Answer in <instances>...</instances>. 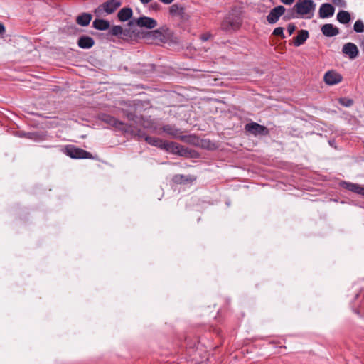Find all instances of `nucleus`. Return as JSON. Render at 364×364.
<instances>
[{
    "label": "nucleus",
    "mask_w": 364,
    "mask_h": 364,
    "mask_svg": "<svg viewBox=\"0 0 364 364\" xmlns=\"http://www.w3.org/2000/svg\"><path fill=\"white\" fill-rule=\"evenodd\" d=\"M145 141L154 146L160 148L166 151H171L173 153H178L183 155L187 153V149L178 144L176 142L164 141L159 137L145 136Z\"/></svg>",
    "instance_id": "nucleus-1"
},
{
    "label": "nucleus",
    "mask_w": 364,
    "mask_h": 364,
    "mask_svg": "<svg viewBox=\"0 0 364 364\" xmlns=\"http://www.w3.org/2000/svg\"><path fill=\"white\" fill-rule=\"evenodd\" d=\"M242 22L240 11L237 9H232L223 20L220 28L226 32L235 31L241 26Z\"/></svg>",
    "instance_id": "nucleus-2"
},
{
    "label": "nucleus",
    "mask_w": 364,
    "mask_h": 364,
    "mask_svg": "<svg viewBox=\"0 0 364 364\" xmlns=\"http://www.w3.org/2000/svg\"><path fill=\"white\" fill-rule=\"evenodd\" d=\"M64 153L72 159H95V156L81 148L76 147L74 145L69 144L65 146Z\"/></svg>",
    "instance_id": "nucleus-3"
},
{
    "label": "nucleus",
    "mask_w": 364,
    "mask_h": 364,
    "mask_svg": "<svg viewBox=\"0 0 364 364\" xmlns=\"http://www.w3.org/2000/svg\"><path fill=\"white\" fill-rule=\"evenodd\" d=\"M100 119L105 124L114 127L117 130L120 131L122 133H128L129 132V124L124 123L109 114H102L100 115Z\"/></svg>",
    "instance_id": "nucleus-4"
},
{
    "label": "nucleus",
    "mask_w": 364,
    "mask_h": 364,
    "mask_svg": "<svg viewBox=\"0 0 364 364\" xmlns=\"http://www.w3.org/2000/svg\"><path fill=\"white\" fill-rule=\"evenodd\" d=\"M245 130L255 136H267L269 134V129L265 126L261 125L257 122H251L245 125Z\"/></svg>",
    "instance_id": "nucleus-5"
},
{
    "label": "nucleus",
    "mask_w": 364,
    "mask_h": 364,
    "mask_svg": "<svg viewBox=\"0 0 364 364\" xmlns=\"http://www.w3.org/2000/svg\"><path fill=\"white\" fill-rule=\"evenodd\" d=\"M294 6L300 17H302L314 11L316 4L313 0H299Z\"/></svg>",
    "instance_id": "nucleus-6"
},
{
    "label": "nucleus",
    "mask_w": 364,
    "mask_h": 364,
    "mask_svg": "<svg viewBox=\"0 0 364 364\" xmlns=\"http://www.w3.org/2000/svg\"><path fill=\"white\" fill-rule=\"evenodd\" d=\"M130 26H137L139 27H144L149 29H152L157 26V21L148 16H142L138 18H132L129 21Z\"/></svg>",
    "instance_id": "nucleus-7"
},
{
    "label": "nucleus",
    "mask_w": 364,
    "mask_h": 364,
    "mask_svg": "<svg viewBox=\"0 0 364 364\" xmlns=\"http://www.w3.org/2000/svg\"><path fill=\"white\" fill-rule=\"evenodd\" d=\"M122 5L121 0H107L98 6L96 9V12H100L103 11L107 14H113L118 8Z\"/></svg>",
    "instance_id": "nucleus-8"
},
{
    "label": "nucleus",
    "mask_w": 364,
    "mask_h": 364,
    "mask_svg": "<svg viewBox=\"0 0 364 364\" xmlns=\"http://www.w3.org/2000/svg\"><path fill=\"white\" fill-rule=\"evenodd\" d=\"M286 8L282 5H279L272 9L267 16V21L270 24L276 23L279 18L284 14Z\"/></svg>",
    "instance_id": "nucleus-9"
},
{
    "label": "nucleus",
    "mask_w": 364,
    "mask_h": 364,
    "mask_svg": "<svg viewBox=\"0 0 364 364\" xmlns=\"http://www.w3.org/2000/svg\"><path fill=\"white\" fill-rule=\"evenodd\" d=\"M169 14L172 16H178L181 20L185 21L189 18L188 14L186 12L184 6L178 4H172L169 8Z\"/></svg>",
    "instance_id": "nucleus-10"
},
{
    "label": "nucleus",
    "mask_w": 364,
    "mask_h": 364,
    "mask_svg": "<svg viewBox=\"0 0 364 364\" xmlns=\"http://www.w3.org/2000/svg\"><path fill=\"white\" fill-rule=\"evenodd\" d=\"M342 76L334 70H329L324 75V82L328 85H336L342 81Z\"/></svg>",
    "instance_id": "nucleus-11"
},
{
    "label": "nucleus",
    "mask_w": 364,
    "mask_h": 364,
    "mask_svg": "<svg viewBox=\"0 0 364 364\" xmlns=\"http://www.w3.org/2000/svg\"><path fill=\"white\" fill-rule=\"evenodd\" d=\"M334 6L328 3L322 4L319 8L318 14L321 18H327L334 14Z\"/></svg>",
    "instance_id": "nucleus-12"
},
{
    "label": "nucleus",
    "mask_w": 364,
    "mask_h": 364,
    "mask_svg": "<svg viewBox=\"0 0 364 364\" xmlns=\"http://www.w3.org/2000/svg\"><path fill=\"white\" fill-rule=\"evenodd\" d=\"M342 52L348 55L350 59H355L358 55V48L355 44L353 43H346L342 48Z\"/></svg>",
    "instance_id": "nucleus-13"
},
{
    "label": "nucleus",
    "mask_w": 364,
    "mask_h": 364,
    "mask_svg": "<svg viewBox=\"0 0 364 364\" xmlns=\"http://www.w3.org/2000/svg\"><path fill=\"white\" fill-rule=\"evenodd\" d=\"M136 26H130L129 23L125 28H123L122 39H135L139 37V31L136 28Z\"/></svg>",
    "instance_id": "nucleus-14"
},
{
    "label": "nucleus",
    "mask_w": 364,
    "mask_h": 364,
    "mask_svg": "<svg viewBox=\"0 0 364 364\" xmlns=\"http://www.w3.org/2000/svg\"><path fill=\"white\" fill-rule=\"evenodd\" d=\"M196 180L193 175L176 174L173 177V181L176 184H190Z\"/></svg>",
    "instance_id": "nucleus-15"
},
{
    "label": "nucleus",
    "mask_w": 364,
    "mask_h": 364,
    "mask_svg": "<svg viewBox=\"0 0 364 364\" xmlns=\"http://www.w3.org/2000/svg\"><path fill=\"white\" fill-rule=\"evenodd\" d=\"M161 129L163 130V132L171 136L173 138L183 139L184 137L183 136H181L182 132L181 131V129L176 127L173 125L166 124L162 127Z\"/></svg>",
    "instance_id": "nucleus-16"
},
{
    "label": "nucleus",
    "mask_w": 364,
    "mask_h": 364,
    "mask_svg": "<svg viewBox=\"0 0 364 364\" xmlns=\"http://www.w3.org/2000/svg\"><path fill=\"white\" fill-rule=\"evenodd\" d=\"M323 36L326 37H333L338 35L340 32L339 28L331 23H326L321 28Z\"/></svg>",
    "instance_id": "nucleus-17"
},
{
    "label": "nucleus",
    "mask_w": 364,
    "mask_h": 364,
    "mask_svg": "<svg viewBox=\"0 0 364 364\" xmlns=\"http://www.w3.org/2000/svg\"><path fill=\"white\" fill-rule=\"evenodd\" d=\"M341 185L345 189H347L353 193L364 196V187H362L359 184L353 183H350V182H346V181H342L341 183Z\"/></svg>",
    "instance_id": "nucleus-18"
},
{
    "label": "nucleus",
    "mask_w": 364,
    "mask_h": 364,
    "mask_svg": "<svg viewBox=\"0 0 364 364\" xmlns=\"http://www.w3.org/2000/svg\"><path fill=\"white\" fill-rule=\"evenodd\" d=\"M95 44V41L92 37L82 36L78 38L77 46L82 49H89Z\"/></svg>",
    "instance_id": "nucleus-19"
},
{
    "label": "nucleus",
    "mask_w": 364,
    "mask_h": 364,
    "mask_svg": "<svg viewBox=\"0 0 364 364\" xmlns=\"http://www.w3.org/2000/svg\"><path fill=\"white\" fill-rule=\"evenodd\" d=\"M309 36V32L306 30H301L299 31L298 35L294 38V46L299 47L303 45Z\"/></svg>",
    "instance_id": "nucleus-20"
},
{
    "label": "nucleus",
    "mask_w": 364,
    "mask_h": 364,
    "mask_svg": "<svg viewBox=\"0 0 364 364\" xmlns=\"http://www.w3.org/2000/svg\"><path fill=\"white\" fill-rule=\"evenodd\" d=\"M133 15L132 9L129 7L122 8L117 14L119 20L122 22H125L129 20Z\"/></svg>",
    "instance_id": "nucleus-21"
},
{
    "label": "nucleus",
    "mask_w": 364,
    "mask_h": 364,
    "mask_svg": "<svg viewBox=\"0 0 364 364\" xmlns=\"http://www.w3.org/2000/svg\"><path fill=\"white\" fill-rule=\"evenodd\" d=\"M92 17V16L90 14L82 13L77 17L76 22L81 26H87L90 24Z\"/></svg>",
    "instance_id": "nucleus-22"
},
{
    "label": "nucleus",
    "mask_w": 364,
    "mask_h": 364,
    "mask_svg": "<svg viewBox=\"0 0 364 364\" xmlns=\"http://www.w3.org/2000/svg\"><path fill=\"white\" fill-rule=\"evenodd\" d=\"M92 26L99 31H105L110 26L109 22L105 19H95L92 23Z\"/></svg>",
    "instance_id": "nucleus-23"
},
{
    "label": "nucleus",
    "mask_w": 364,
    "mask_h": 364,
    "mask_svg": "<svg viewBox=\"0 0 364 364\" xmlns=\"http://www.w3.org/2000/svg\"><path fill=\"white\" fill-rule=\"evenodd\" d=\"M337 20L342 24L348 23L350 21L351 17L348 11L342 10L337 14Z\"/></svg>",
    "instance_id": "nucleus-24"
},
{
    "label": "nucleus",
    "mask_w": 364,
    "mask_h": 364,
    "mask_svg": "<svg viewBox=\"0 0 364 364\" xmlns=\"http://www.w3.org/2000/svg\"><path fill=\"white\" fill-rule=\"evenodd\" d=\"M283 16V19L285 21L300 17L294 6L291 9H286V11Z\"/></svg>",
    "instance_id": "nucleus-25"
},
{
    "label": "nucleus",
    "mask_w": 364,
    "mask_h": 364,
    "mask_svg": "<svg viewBox=\"0 0 364 364\" xmlns=\"http://www.w3.org/2000/svg\"><path fill=\"white\" fill-rule=\"evenodd\" d=\"M109 33L114 36H117L119 38H122L123 36V28L121 26H113L109 31Z\"/></svg>",
    "instance_id": "nucleus-26"
},
{
    "label": "nucleus",
    "mask_w": 364,
    "mask_h": 364,
    "mask_svg": "<svg viewBox=\"0 0 364 364\" xmlns=\"http://www.w3.org/2000/svg\"><path fill=\"white\" fill-rule=\"evenodd\" d=\"M122 112L129 121L134 122V123H138L139 122V117L134 113L126 109H122Z\"/></svg>",
    "instance_id": "nucleus-27"
},
{
    "label": "nucleus",
    "mask_w": 364,
    "mask_h": 364,
    "mask_svg": "<svg viewBox=\"0 0 364 364\" xmlns=\"http://www.w3.org/2000/svg\"><path fill=\"white\" fill-rule=\"evenodd\" d=\"M148 36L155 40L162 41L164 38V36L160 30H154L148 33Z\"/></svg>",
    "instance_id": "nucleus-28"
},
{
    "label": "nucleus",
    "mask_w": 364,
    "mask_h": 364,
    "mask_svg": "<svg viewBox=\"0 0 364 364\" xmlns=\"http://www.w3.org/2000/svg\"><path fill=\"white\" fill-rule=\"evenodd\" d=\"M353 30L356 33H363V32H364V23H363V22L361 20H360V19L357 20L355 22V23H354Z\"/></svg>",
    "instance_id": "nucleus-29"
},
{
    "label": "nucleus",
    "mask_w": 364,
    "mask_h": 364,
    "mask_svg": "<svg viewBox=\"0 0 364 364\" xmlns=\"http://www.w3.org/2000/svg\"><path fill=\"white\" fill-rule=\"evenodd\" d=\"M338 102L346 107H349L353 105V100L348 97H341L338 99Z\"/></svg>",
    "instance_id": "nucleus-30"
},
{
    "label": "nucleus",
    "mask_w": 364,
    "mask_h": 364,
    "mask_svg": "<svg viewBox=\"0 0 364 364\" xmlns=\"http://www.w3.org/2000/svg\"><path fill=\"white\" fill-rule=\"evenodd\" d=\"M131 128H132V126L130 125V129H129V132L128 133L130 132L132 134L137 136L140 139H145V136H147V135L144 132H142L140 129H138L137 131H134V130L131 129Z\"/></svg>",
    "instance_id": "nucleus-31"
},
{
    "label": "nucleus",
    "mask_w": 364,
    "mask_h": 364,
    "mask_svg": "<svg viewBox=\"0 0 364 364\" xmlns=\"http://www.w3.org/2000/svg\"><path fill=\"white\" fill-rule=\"evenodd\" d=\"M273 35L281 36L282 38H285V36L284 34V28L282 27H277L274 29Z\"/></svg>",
    "instance_id": "nucleus-32"
},
{
    "label": "nucleus",
    "mask_w": 364,
    "mask_h": 364,
    "mask_svg": "<svg viewBox=\"0 0 364 364\" xmlns=\"http://www.w3.org/2000/svg\"><path fill=\"white\" fill-rule=\"evenodd\" d=\"M296 30V26L294 23H289L287 26V31L289 32V35H291L294 31Z\"/></svg>",
    "instance_id": "nucleus-33"
},
{
    "label": "nucleus",
    "mask_w": 364,
    "mask_h": 364,
    "mask_svg": "<svg viewBox=\"0 0 364 364\" xmlns=\"http://www.w3.org/2000/svg\"><path fill=\"white\" fill-rule=\"evenodd\" d=\"M332 1L333 4L341 6H344L346 5V3L343 0H332Z\"/></svg>",
    "instance_id": "nucleus-34"
},
{
    "label": "nucleus",
    "mask_w": 364,
    "mask_h": 364,
    "mask_svg": "<svg viewBox=\"0 0 364 364\" xmlns=\"http://www.w3.org/2000/svg\"><path fill=\"white\" fill-rule=\"evenodd\" d=\"M211 35L208 33H204L201 36L200 38L203 41H207L210 38Z\"/></svg>",
    "instance_id": "nucleus-35"
},
{
    "label": "nucleus",
    "mask_w": 364,
    "mask_h": 364,
    "mask_svg": "<svg viewBox=\"0 0 364 364\" xmlns=\"http://www.w3.org/2000/svg\"><path fill=\"white\" fill-rule=\"evenodd\" d=\"M280 1L285 5H291L295 1V0H280Z\"/></svg>",
    "instance_id": "nucleus-36"
},
{
    "label": "nucleus",
    "mask_w": 364,
    "mask_h": 364,
    "mask_svg": "<svg viewBox=\"0 0 364 364\" xmlns=\"http://www.w3.org/2000/svg\"><path fill=\"white\" fill-rule=\"evenodd\" d=\"M5 27L3 23H0V35H2L5 33Z\"/></svg>",
    "instance_id": "nucleus-37"
},
{
    "label": "nucleus",
    "mask_w": 364,
    "mask_h": 364,
    "mask_svg": "<svg viewBox=\"0 0 364 364\" xmlns=\"http://www.w3.org/2000/svg\"><path fill=\"white\" fill-rule=\"evenodd\" d=\"M151 7L154 10H158L159 9V5L157 3H153L151 4Z\"/></svg>",
    "instance_id": "nucleus-38"
},
{
    "label": "nucleus",
    "mask_w": 364,
    "mask_h": 364,
    "mask_svg": "<svg viewBox=\"0 0 364 364\" xmlns=\"http://www.w3.org/2000/svg\"><path fill=\"white\" fill-rule=\"evenodd\" d=\"M159 1L164 4H168L172 3L174 0H159Z\"/></svg>",
    "instance_id": "nucleus-39"
},
{
    "label": "nucleus",
    "mask_w": 364,
    "mask_h": 364,
    "mask_svg": "<svg viewBox=\"0 0 364 364\" xmlns=\"http://www.w3.org/2000/svg\"><path fill=\"white\" fill-rule=\"evenodd\" d=\"M152 0H140V1L143 4H148L149 2H151Z\"/></svg>",
    "instance_id": "nucleus-40"
},
{
    "label": "nucleus",
    "mask_w": 364,
    "mask_h": 364,
    "mask_svg": "<svg viewBox=\"0 0 364 364\" xmlns=\"http://www.w3.org/2000/svg\"><path fill=\"white\" fill-rule=\"evenodd\" d=\"M360 47L362 48L363 52L364 53V39L361 41Z\"/></svg>",
    "instance_id": "nucleus-41"
},
{
    "label": "nucleus",
    "mask_w": 364,
    "mask_h": 364,
    "mask_svg": "<svg viewBox=\"0 0 364 364\" xmlns=\"http://www.w3.org/2000/svg\"><path fill=\"white\" fill-rule=\"evenodd\" d=\"M358 296H359V294H355V298H358Z\"/></svg>",
    "instance_id": "nucleus-42"
}]
</instances>
